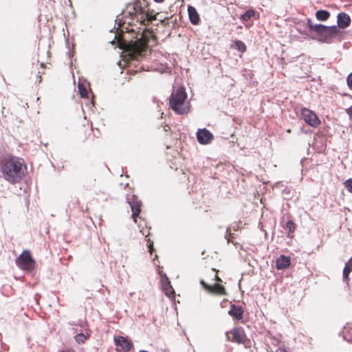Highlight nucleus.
Listing matches in <instances>:
<instances>
[{
    "label": "nucleus",
    "instance_id": "1",
    "mask_svg": "<svg viewBox=\"0 0 352 352\" xmlns=\"http://www.w3.org/2000/svg\"><path fill=\"white\" fill-rule=\"evenodd\" d=\"M26 165L22 158L8 156L0 160V171L3 178L8 182L15 184L25 177Z\"/></svg>",
    "mask_w": 352,
    "mask_h": 352
},
{
    "label": "nucleus",
    "instance_id": "2",
    "mask_svg": "<svg viewBox=\"0 0 352 352\" xmlns=\"http://www.w3.org/2000/svg\"><path fill=\"white\" fill-rule=\"evenodd\" d=\"M125 14L133 21L145 26L156 20V14L153 10L150 9L147 0H135L129 3L126 6Z\"/></svg>",
    "mask_w": 352,
    "mask_h": 352
},
{
    "label": "nucleus",
    "instance_id": "3",
    "mask_svg": "<svg viewBox=\"0 0 352 352\" xmlns=\"http://www.w3.org/2000/svg\"><path fill=\"white\" fill-rule=\"evenodd\" d=\"M151 38H155L152 31L144 30L140 38L134 42H130L126 47L129 55L132 59H138L145 55L148 47V43Z\"/></svg>",
    "mask_w": 352,
    "mask_h": 352
},
{
    "label": "nucleus",
    "instance_id": "4",
    "mask_svg": "<svg viewBox=\"0 0 352 352\" xmlns=\"http://www.w3.org/2000/svg\"><path fill=\"white\" fill-rule=\"evenodd\" d=\"M307 25L309 30L316 32L319 36V41L322 43H331L333 38H338L340 39L342 32L338 28L333 26H325L322 24H314L312 21L309 19Z\"/></svg>",
    "mask_w": 352,
    "mask_h": 352
},
{
    "label": "nucleus",
    "instance_id": "5",
    "mask_svg": "<svg viewBox=\"0 0 352 352\" xmlns=\"http://www.w3.org/2000/svg\"><path fill=\"white\" fill-rule=\"evenodd\" d=\"M187 94L184 87L173 90L170 99L169 106L177 114H186L190 110V105L186 102Z\"/></svg>",
    "mask_w": 352,
    "mask_h": 352
},
{
    "label": "nucleus",
    "instance_id": "6",
    "mask_svg": "<svg viewBox=\"0 0 352 352\" xmlns=\"http://www.w3.org/2000/svg\"><path fill=\"white\" fill-rule=\"evenodd\" d=\"M16 265L23 270L30 271L34 268L35 261L29 250H23L16 258Z\"/></svg>",
    "mask_w": 352,
    "mask_h": 352
},
{
    "label": "nucleus",
    "instance_id": "7",
    "mask_svg": "<svg viewBox=\"0 0 352 352\" xmlns=\"http://www.w3.org/2000/svg\"><path fill=\"white\" fill-rule=\"evenodd\" d=\"M229 341L237 344H243L246 340V335L241 327H235L226 333Z\"/></svg>",
    "mask_w": 352,
    "mask_h": 352
},
{
    "label": "nucleus",
    "instance_id": "8",
    "mask_svg": "<svg viewBox=\"0 0 352 352\" xmlns=\"http://www.w3.org/2000/svg\"><path fill=\"white\" fill-rule=\"evenodd\" d=\"M301 116L307 124L313 127H317L320 124V120L317 115L309 109L302 108L301 110Z\"/></svg>",
    "mask_w": 352,
    "mask_h": 352
},
{
    "label": "nucleus",
    "instance_id": "9",
    "mask_svg": "<svg viewBox=\"0 0 352 352\" xmlns=\"http://www.w3.org/2000/svg\"><path fill=\"white\" fill-rule=\"evenodd\" d=\"M200 284L203 288L209 294L217 296H226L227 292L226 288L219 283H215L212 285L207 284L204 280H201Z\"/></svg>",
    "mask_w": 352,
    "mask_h": 352
},
{
    "label": "nucleus",
    "instance_id": "10",
    "mask_svg": "<svg viewBox=\"0 0 352 352\" xmlns=\"http://www.w3.org/2000/svg\"><path fill=\"white\" fill-rule=\"evenodd\" d=\"M128 203L132 210V217L134 221L137 222V217L141 212L142 203L139 201L136 196L133 195L131 199H128Z\"/></svg>",
    "mask_w": 352,
    "mask_h": 352
},
{
    "label": "nucleus",
    "instance_id": "11",
    "mask_svg": "<svg viewBox=\"0 0 352 352\" xmlns=\"http://www.w3.org/2000/svg\"><path fill=\"white\" fill-rule=\"evenodd\" d=\"M197 139L199 144H208L212 139V133L206 129H198L197 132Z\"/></svg>",
    "mask_w": 352,
    "mask_h": 352
},
{
    "label": "nucleus",
    "instance_id": "12",
    "mask_svg": "<svg viewBox=\"0 0 352 352\" xmlns=\"http://www.w3.org/2000/svg\"><path fill=\"white\" fill-rule=\"evenodd\" d=\"M114 342L117 347L124 351H129L133 347L131 341L122 336L115 337Z\"/></svg>",
    "mask_w": 352,
    "mask_h": 352
},
{
    "label": "nucleus",
    "instance_id": "13",
    "mask_svg": "<svg viewBox=\"0 0 352 352\" xmlns=\"http://www.w3.org/2000/svg\"><path fill=\"white\" fill-rule=\"evenodd\" d=\"M78 135L83 140L87 139V135H90L92 131V124L86 119L84 120L82 126H79L78 130Z\"/></svg>",
    "mask_w": 352,
    "mask_h": 352
},
{
    "label": "nucleus",
    "instance_id": "14",
    "mask_svg": "<svg viewBox=\"0 0 352 352\" xmlns=\"http://www.w3.org/2000/svg\"><path fill=\"white\" fill-rule=\"evenodd\" d=\"M188 14L189 20L192 25H198L200 23V16L195 7L192 6H188Z\"/></svg>",
    "mask_w": 352,
    "mask_h": 352
},
{
    "label": "nucleus",
    "instance_id": "15",
    "mask_svg": "<svg viewBox=\"0 0 352 352\" xmlns=\"http://www.w3.org/2000/svg\"><path fill=\"white\" fill-rule=\"evenodd\" d=\"M291 264V258L289 256L281 255L276 261V267L278 270H284L287 268Z\"/></svg>",
    "mask_w": 352,
    "mask_h": 352
},
{
    "label": "nucleus",
    "instance_id": "16",
    "mask_svg": "<svg viewBox=\"0 0 352 352\" xmlns=\"http://www.w3.org/2000/svg\"><path fill=\"white\" fill-rule=\"evenodd\" d=\"M243 309L241 307L236 305H232L228 311L229 315L234 318L236 320H241L243 316Z\"/></svg>",
    "mask_w": 352,
    "mask_h": 352
},
{
    "label": "nucleus",
    "instance_id": "17",
    "mask_svg": "<svg viewBox=\"0 0 352 352\" xmlns=\"http://www.w3.org/2000/svg\"><path fill=\"white\" fill-rule=\"evenodd\" d=\"M337 22L338 28L344 29L350 25L351 18L347 14L342 12L338 14Z\"/></svg>",
    "mask_w": 352,
    "mask_h": 352
},
{
    "label": "nucleus",
    "instance_id": "18",
    "mask_svg": "<svg viewBox=\"0 0 352 352\" xmlns=\"http://www.w3.org/2000/svg\"><path fill=\"white\" fill-rule=\"evenodd\" d=\"M352 272V256L346 262L343 269V280L348 283L349 281V274Z\"/></svg>",
    "mask_w": 352,
    "mask_h": 352
},
{
    "label": "nucleus",
    "instance_id": "19",
    "mask_svg": "<svg viewBox=\"0 0 352 352\" xmlns=\"http://www.w3.org/2000/svg\"><path fill=\"white\" fill-rule=\"evenodd\" d=\"M343 338L349 342H352V324H347L342 331Z\"/></svg>",
    "mask_w": 352,
    "mask_h": 352
},
{
    "label": "nucleus",
    "instance_id": "20",
    "mask_svg": "<svg viewBox=\"0 0 352 352\" xmlns=\"http://www.w3.org/2000/svg\"><path fill=\"white\" fill-rule=\"evenodd\" d=\"M329 16L330 12L324 10H318L316 13V17L318 21H327L329 18Z\"/></svg>",
    "mask_w": 352,
    "mask_h": 352
},
{
    "label": "nucleus",
    "instance_id": "21",
    "mask_svg": "<svg viewBox=\"0 0 352 352\" xmlns=\"http://www.w3.org/2000/svg\"><path fill=\"white\" fill-rule=\"evenodd\" d=\"M255 13L256 12L253 9L248 10L241 16L240 19L243 21H248L255 15Z\"/></svg>",
    "mask_w": 352,
    "mask_h": 352
},
{
    "label": "nucleus",
    "instance_id": "22",
    "mask_svg": "<svg viewBox=\"0 0 352 352\" xmlns=\"http://www.w3.org/2000/svg\"><path fill=\"white\" fill-rule=\"evenodd\" d=\"M89 337V335L86 336L80 333L75 336L74 338L76 342H78V344H83L85 342V341L88 339Z\"/></svg>",
    "mask_w": 352,
    "mask_h": 352
},
{
    "label": "nucleus",
    "instance_id": "23",
    "mask_svg": "<svg viewBox=\"0 0 352 352\" xmlns=\"http://www.w3.org/2000/svg\"><path fill=\"white\" fill-rule=\"evenodd\" d=\"M236 49L240 52H245L247 50L245 44L241 41H236L234 42Z\"/></svg>",
    "mask_w": 352,
    "mask_h": 352
},
{
    "label": "nucleus",
    "instance_id": "24",
    "mask_svg": "<svg viewBox=\"0 0 352 352\" xmlns=\"http://www.w3.org/2000/svg\"><path fill=\"white\" fill-rule=\"evenodd\" d=\"M286 228H287L289 230V234H288V236H289L290 233H293L295 231L296 224L292 220H289L286 223Z\"/></svg>",
    "mask_w": 352,
    "mask_h": 352
},
{
    "label": "nucleus",
    "instance_id": "25",
    "mask_svg": "<svg viewBox=\"0 0 352 352\" xmlns=\"http://www.w3.org/2000/svg\"><path fill=\"white\" fill-rule=\"evenodd\" d=\"M78 89H79V93L80 94V96L82 98H87V97L88 91L86 89V87H85L82 85L79 84L78 85Z\"/></svg>",
    "mask_w": 352,
    "mask_h": 352
},
{
    "label": "nucleus",
    "instance_id": "26",
    "mask_svg": "<svg viewBox=\"0 0 352 352\" xmlns=\"http://www.w3.org/2000/svg\"><path fill=\"white\" fill-rule=\"evenodd\" d=\"M146 242H147V247L148 248V251L150 252L151 254H152L153 252L154 251V248H153V241L148 238L146 239Z\"/></svg>",
    "mask_w": 352,
    "mask_h": 352
},
{
    "label": "nucleus",
    "instance_id": "27",
    "mask_svg": "<svg viewBox=\"0 0 352 352\" xmlns=\"http://www.w3.org/2000/svg\"><path fill=\"white\" fill-rule=\"evenodd\" d=\"M344 186L346 188V189L348 190L349 192H350L351 193H352V179H347L344 183Z\"/></svg>",
    "mask_w": 352,
    "mask_h": 352
},
{
    "label": "nucleus",
    "instance_id": "28",
    "mask_svg": "<svg viewBox=\"0 0 352 352\" xmlns=\"http://www.w3.org/2000/svg\"><path fill=\"white\" fill-rule=\"evenodd\" d=\"M346 82L349 87L352 89V72L347 76Z\"/></svg>",
    "mask_w": 352,
    "mask_h": 352
},
{
    "label": "nucleus",
    "instance_id": "29",
    "mask_svg": "<svg viewBox=\"0 0 352 352\" xmlns=\"http://www.w3.org/2000/svg\"><path fill=\"white\" fill-rule=\"evenodd\" d=\"M212 270L216 272L214 280L217 282V283H221L222 282L221 278L217 275V273L219 271L217 270L216 269H212Z\"/></svg>",
    "mask_w": 352,
    "mask_h": 352
},
{
    "label": "nucleus",
    "instance_id": "30",
    "mask_svg": "<svg viewBox=\"0 0 352 352\" xmlns=\"http://www.w3.org/2000/svg\"><path fill=\"white\" fill-rule=\"evenodd\" d=\"M168 21H169V18H165L164 19L162 20L161 21V23L163 24L164 25H168Z\"/></svg>",
    "mask_w": 352,
    "mask_h": 352
},
{
    "label": "nucleus",
    "instance_id": "31",
    "mask_svg": "<svg viewBox=\"0 0 352 352\" xmlns=\"http://www.w3.org/2000/svg\"><path fill=\"white\" fill-rule=\"evenodd\" d=\"M346 113L349 116L350 118L352 119V106L346 109Z\"/></svg>",
    "mask_w": 352,
    "mask_h": 352
},
{
    "label": "nucleus",
    "instance_id": "32",
    "mask_svg": "<svg viewBox=\"0 0 352 352\" xmlns=\"http://www.w3.org/2000/svg\"><path fill=\"white\" fill-rule=\"evenodd\" d=\"M232 239H233L232 234L231 233H230L228 236L227 237L228 242V243L233 242Z\"/></svg>",
    "mask_w": 352,
    "mask_h": 352
},
{
    "label": "nucleus",
    "instance_id": "33",
    "mask_svg": "<svg viewBox=\"0 0 352 352\" xmlns=\"http://www.w3.org/2000/svg\"><path fill=\"white\" fill-rule=\"evenodd\" d=\"M159 273H160V274L161 275V276H162V278H166V280H168V277L166 276V275L165 274H163V273H162V272H159Z\"/></svg>",
    "mask_w": 352,
    "mask_h": 352
},
{
    "label": "nucleus",
    "instance_id": "34",
    "mask_svg": "<svg viewBox=\"0 0 352 352\" xmlns=\"http://www.w3.org/2000/svg\"><path fill=\"white\" fill-rule=\"evenodd\" d=\"M156 3H163L165 0H153Z\"/></svg>",
    "mask_w": 352,
    "mask_h": 352
},
{
    "label": "nucleus",
    "instance_id": "35",
    "mask_svg": "<svg viewBox=\"0 0 352 352\" xmlns=\"http://www.w3.org/2000/svg\"><path fill=\"white\" fill-rule=\"evenodd\" d=\"M62 352H74L73 350H66V351H63Z\"/></svg>",
    "mask_w": 352,
    "mask_h": 352
},
{
    "label": "nucleus",
    "instance_id": "36",
    "mask_svg": "<svg viewBox=\"0 0 352 352\" xmlns=\"http://www.w3.org/2000/svg\"><path fill=\"white\" fill-rule=\"evenodd\" d=\"M281 351H282V352H289V351H288L287 349H281Z\"/></svg>",
    "mask_w": 352,
    "mask_h": 352
},
{
    "label": "nucleus",
    "instance_id": "37",
    "mask_svg": "<svg viewBox=\"0 0 352 352\" xmlns=\"http://www.w3.org/2000/svg\"><path fill=\"white\" fill-rule=\"evenodd\" d=\"M287 133H291V129H287Z\"/></svg>",
    "mask_w": 352,
    "mask_h": 352
},
{
    "label": "nucleus",
    "instance_id": "38",
    "mask_svg": "<svg viewBox=\"0 0 352 352\" xmlns=\"http://www.w3.org/2000/svg\"><path fill=\"white\" fill-rule=\"evenodd\" d=\"M140 352H148L146 351H140Z\"/></svg>",
    "mask_w": 352,
    "mask_h": 352
},
{
    "label": "nucleus",
    "instance_id": "39",
    "mask_svg": "<svg viewBox=\"0 0 352 352\" xmlns=\"http://www.w3.org/2000/svg\"><path fill=\"white\" fill-rule=\"evenodd\" d=\"M148 235H149V232L146 235V237H148Z\"/></svg>",
    "mask_w": 352,
    "mask_h": 352
}]
</instances>
